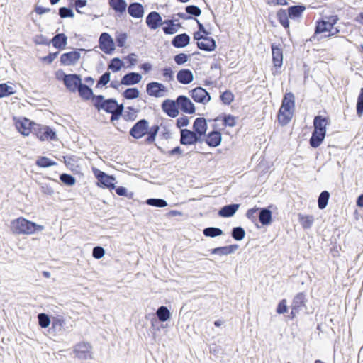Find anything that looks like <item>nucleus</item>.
<instances>
[{"label":"nucleus","instance_id":"obj_1","mask_svg":"<svg viewBox=\"0 0 363 363\" xmlns=\"http://www.w3.org/2000/svg\"><path fill=\"white\" fill-rule=\"evenodd\" d=\"M294 95L286 93L282 100V104L279 111V121L283 124H286L291 119L294 108Z\"/></svg>","mask_w":363,"mask_h":363},{"label":"nucleus","instance_id":"obj_27","mask_svg":"<svg viewBox=\"0 0 363 363\" xmlns=\"http://www.w3.org/2000/svg\"><path fill=\"white\" fill-rule=\"evenodd\" d=\"M44 227L24 218V234H33L43 230Z\"/></svg>","mask_w":363,"mask_h":363},{"label":"nucleus","instance_id":"obj_7","mask_svg":"<svg viewBox=\"0 0 363 363\" xmlns=\"http://www.w3.org/2000/svg\"><path fill=\"white\" fill-rule=\"evenodd\" d=\"M30 134L40 139V135H43V128L24 117V136Z\"/></svg>","mask_w":363,"mask_h":363},{"label":"nucleus","instance_id":"obj_11","mask_svg":"<svg viewBox=\"0 0 363 363\" xmlns=\"http://www.w3.org/2000/svg\"><path fill=\"white\" fill-rule=\"evenodd\" d=\"M191 96L194 101L201 103L203 104H207L211 100V96L207 91L202 87H196L191 91Z\"/></svg>","mask_w":363,"mask_h":363},{"label":"nucleus","instance_id":"obj_33","mask_svg":"<svg viewBox=\"0 0 363 363\" xmlns=\"http://www.w3.org/2000/svg\"><path fill=\"white\" fill-rule=\"evenodd\" d=\"M298 220L301 223V226L304 229H308L310 228L313 222H314V217L311 215H303L301 213L298 214Z\"/></svg>","mask_w":363,"mask_h":363},{"label":"nucleus","instance_id":"obj_18","mask_svg":"<svg viewBox=\"0 0 363 363\" xmlns=\"http://www.w3.org/2000/svg\"><path fill=\"white\" fill-rule=\"evenodd\" d=\"M177 79L182 84H189L194 80V74L190 69H183L178 72Z\"/></svg>","mask_w":363,"mask_h":363},{"label":"nucleus","instance_id":"obj_19","mask_svg":"<svg viewBox=\"0 0 363 363\" xmlns=\"http://www.w3.org/2000/svg\"><path fill=\"white\" fill-rule=\"evenodd\" d=\"M272 60L275 67H280L283 62V51L279 45H272Z\"/></svg>","mask_w":363,"mask_h":363},{"label":"nucleus","instance_id":"obj_37","mask_svg":"<svg viewBox=\"0 0 363 363\" xmlns=\"http://www.w3.org/2000/svg\"><path fill=\"white\" fill-rule=\"evenodd\" d=\"M109 4L113 9L119 13L124 12L127 6L125 0H110Z\"/></svg>","mask_w":363,"mask_h":363},{"label":"nucleus","instance_id":"obj_3","mask_svg":"<svg viewBox=\"0 0 363 363\" xmlns=\"http://www.w3.org/2000/svg\"><path fill=\"white\" fill-rule=\"evenodd\" d=\"M203 138L189 129H182L180 131V143L184 145H194L197 143H202Z\"/></svg>","mask_w":363,"mask_h":363},{"label":"nucleus","instance_id":"obj_5","mask_svg":"<svg viewBox=\"0 0 363 363\" xmlns=\"http://www.w3.org/2000/svg\"><path fill=\"white\" fill-rule=\"evenodd\" d=\"M148 125L147 120L140 119L132 127L130 135L135 139L142 138L147 133Z\"/></svg>","mask_w":363,"mask_h":363},{"label":"nucleus","instance_id":"obj_56","mask_svg":"<svg viewBox=\"0 0 363 363\" xmlns=\"http://www.w3.org/2000/svg\"><path fill=\"white\" fill-rule=\"evenodd\" d=\"M111 74L108 72L104 73L99 78L96 84V87H101L106 85L110 81Z\"/></svg>","mask_w":363,"mask_h":363},{"label":"nucleus","instance_id":"obj_31","mask_svg":"<svg viewBox=\"0 0 363 363\" xmlns=\"http://www.w3.org/2000/svg\"><path fill=\"white\" fill-rule=\"evenodd\" d=\"M259 220L263 225H269L272 221V211L268 208H261L259 214Z\"/></svg>","mask_w":363,"mask_h":363},{"label":"nucleus","instance_id":"obj_61","mask_svg":"<svg viewBox=\"0 0 363 363\" xmlns=\"http://www.w3.org/2000/svg\"><path fill=\"white\" fill-rule=\"evenodd\" d=\"M288 310V307L286 305V300L282 299L279 301V303L277 305L276 312L279 314H284L286 313Z\"/></svg>","mask_w":363,"mask_h":363},{"label":"nucleus","instance_id":"obj_15","mask_svg":"<svg viewBox=\"0 0 363 363\" xmlns=\"http://www.w3.org/2000/svg\"><path fill=\"white\" fill-rule=\"evenodd\" d=\"M162 21L161 16L156 11L150 12L146 18V23L152 30L157 29L162 24Z\"/></svg>","mask_w":363,"mask_h":363},{"label":"nucleus","instance_id":"obj_59","mask_svg":"<svg viewBox=\"0 0 363 363\" xmlns=\"http://www.w3.org/2000/svg\"><path fill=\"white\" fill-rule=\"evenodd\" d=\"M59 15L61 18L74 17L73 11L67 7H61L59 9Z\"/></svg>","mask_w":363,"mask_h":363},{"label":"nucleus","instance_id":"obj_36","mask_svg":"<svg viewBox=\"0 0 363 363\" xmlns=\"http://www.w3.org/2000/svg\"><path fill=\"white\" fill-rule=\"evenodd\" d=\"M305 9L306 7L303 5L292 6L288 9V13L291 18H296L299 17Z\"/></svg>","mask_w":363,"mask_h":363},{"label":"nucleus","instance_id":"obj_13","mask_svg":"<svg viewBox=\"0 0 363 363\" xmlns=\"http://www.w3.org/2000/svg\"><path fill=\"white\" fill-rule=\"evenodd\" d=\"M162 108L169 117L175 118L179 115L177 101L166 99L162 104Z\"/></svg>","mask_w":363,"mask_h":363},{"label":"nucleus","instance_id":"obj_16","mask_svg":"<svg viewBox=\"0 0 363 363\" xmlns=\"http://www.w3.org/2000/svg\"><path fill=\"white\" fill-rule=\"evenodd\" d=\"M194 132L199 135L200 138L206 135L207 123L204 118H197L193 125Z\"/></svg>","mask_w":363,"mask_h":363},{"label":"nucleus","instance_id":"obj_62","mask_svg":"<svg viewBox=\"0 0 363 363\" xmlns=\"http://www.w3.org/2000/svg\"><path fill=\"white\" fill-rule=\"evenodd\" d=\"M162 73L166 81L170 82L174 79V72L170 67H164L162 69Z\"/></svg>","mask_w":363,"mask_h":363},{"label":"nucleus","instance_id":"obj_53","mask_svg":"<svg viewBox=\"0 0 363 363\" xmlns=\"http://www.w3.org/2000/svg\"><path fill=\"white\" fill-rule=\"evenodd\" d=\"M164 23L168 24V26L162 28L165 34L172 35L177 32L176 25L172 21H164Z\"/></svg>","mask_w":363,"mask_h":363},{"label":"nucleus","instance_id":"obj_38","mask_svg":"<svg viewBox=\"0 0 363 363\" xmlns=\"http://www.w3.org/2000/svg\"><path fill=\"white\" fill-rule=\"evenodd\" d=\"M159 129L160 128L157 125L152 126L150 128H148L147 133H146L147 135L145 139L146 143L152 144L155 142Z\"/></svg>","mask_w":363,"mask_h":363},{"label":"nucleus","instance_id":"obj_22","mask_svg":"<svg viewBox=\"0 0 363 363\" xmlns=\"http://www.w3.org/2000/svg\"><path fill=\"white\" fill-rule=\"evenodd\" d=\"M190 37L186 33L179 34L172 40V44L175 48H184L189 45Z\"/></svg>","mask_w":363,"mask_h":363},{"label":"nucleus","instance_id":"obj_52","mask_svg":"<svg viewBox=\"0 0 363 363\" xmlns=\"http://www.w3.org/2000/svg\"><path fill=\"white\" fill-rule=\"evenodd\" d=\"M60 179L63 184L67 186H73L76 182V179L73 176L65 173L62 174L60 176Z\"/></svg>","mask_w":363,"mask_h":363},{"label":"nucleus","instance_id":"obj_10","mask_svg":"<svg viewBox=\"0 0 363 363\" xmlns=\"http://www.w3.org/2000/svg\"><path fill=\"white\" fill-rule=\"evenodd\" d=\"M99 41L100 49L106 54H111L113 51L114 43L108 33H101Z\"/></svg>","mask_w":363,"mask_h":363},{"label":"nucleus","instance_id":"obj_39","mask_svg":"<svg viewBox=\"0 0 363 363\" xmlns=\"http://www.w3.org/2000/svg\"><path fill=\"white\" fill-rule=\"evenodd\" d=\"M306 301V295L303 292H300L296 295L292 302V306L301 309V307L305 306Z\"/></svg>","mask_w":363,"mask_h":363},{"label":"nucleus","instance_id":"obj_41","mask_svg":"<svg viewBox=\"0 0 363 363\" xmlns=\"http://www.w3.org/2000/svg\"><path fill=\"white\" fill-rule=\"evenodd\" d=\"M203 233L206 237L215 238L223 235V230L220 228L215 227L206 228L203 230Z\"/></svg>","mask_w":363,"mask_h":363},{"label":"nucleus","instance_id":"obj_47","mask_svg":"<svg viewBox=\"0 0 363 363\" xmlns=\"http://www.w3.org/2000/svg\"><path fill=\"white\" fill-rule=\"evenodd\" d=\"M140 91L137 88H128L125 89L123 96L126 99H135L139 96Z\"/></svg>","mask_w":363,"mask_h":363},{"label":"nucleus","instance_id":"obj_14","mask_svg":"<svg viewBox=\"0 0 363 363\" xmlns=\"http://www.w3.org/2000/svg\"><path fill=\"white\" fill-rule=\"evenodd\" d=\"M80 58V53L77 51H71L61 55L60 62L62 65L69 66L74 65Z\"/></svg>","mask_w":363,"mask_h":363},{"label":"nucleus","instance_id":"obj_23","mask_svg":"<svg viewBox=\"0 0 363 363\" xmlns=\"http://www.w3.org/2000/svg\"><path fill=\"white\" fill-rule=\"evenodd\" d=\"M240 207V204L233 203L226 205L221 208L218 211V215L223 218L233 216Z\"/></svg>","mask_w":363,"mask_h":363},{"label":"nucleus","instance_id":"obj_44","mask_svg":"<svg viewBox=\"0 0 363 363\" xmlns=\"http://www.w3.org/2000/svg\"><path fill=\"white\" fill-rule=\"evenodd\" d=\"M36 164L40 167H49L57 164V162L46 157H39L36 160Z\"/></svg>","mask_w":363,"mask_h":363},{"label":"nucleus","instance_id":"obj_20","mask_svg":"<svg viewBox=\"0 0 363 363\" xmlns=\"http://www.w3.org/2000/svg\"><path fill=\"white\" fill-rule=\"evenodd\" d=\"M197 46L202 50L211 52L216 49V43L213 38L206 37V38H203L201 41L197 42Z\"/></svg>","mask_w":363,"mask_h":363},{"label":"nucleus","instance_id":"obj_6","mask_svg":"<svg viewBox=\"0 0 363 363\" xmlns=\"http://www.w3.org/2000/svg\"><path fill=\"white\" fill-rule=\"evenodd\" d=\"M93 172L95 177L97 178L100 186L108 188L110 189H115V178L113 176H109L105 172L99 169H94Z\"/></svg>","mask_w":363,"mask_h":363},{"label":"nucleus","instance_id":"obj_4","mask_svg":"<svg viewBox=\"0 0 363 363\" xmlns=\"http://www.w3.org/2000/svg\"><path fill=\"white\" fill-rule=\"evenodd\" d=\"M92 347L88 342H79L77 344L73 350L75 356L79 359H91Z\"/></svg>","mask_w":363,"mask_h":363},{"label":"nucleus","instance_id":"obj_17","mask_svg":"<svg viewBox=\"0 0 363 363\" xmlns=\"http://www.w3.org/2000/svg\"><path fill=\"white\" fill-rule=\"evenodd\" d=\"M142 79V76L137 72H130L125 74L121 79V84L131 86L138 84Z\"/></svg>","mask_w":363,"mask_h":363},{"label":"nucleus","instance_id":"obj_24","mask_svg":"<svg viewBox=\"0 0 363 363\" xmlns=\"http://www.w3.org/2000/svg\"><path fill=\"white\" fill-rule=\"evenodd\" d=\"M128 13L134 18H141L144 13V9L140 3H131L128 8Z\"/></svg>","mask_w":363,"mask_h":363},{"label":"nucleus","instance_id":"obj_64","mask_svg":"<svg viewBox=\"0 0 363 363\" xmlns=\"http://www.w3.org/2000/svg\"><path fill=\"white\" fill-rule=\"evenodd\" d=\"M188 55L184 53H180L174 56V61L175 62L179 65H183L186 63L188 61Z\"/></svg>","mask_w":363,"mask_h":363},{"label":"nucleus","instance_id":"obj_32","mask_svg":"<svg viewBox=\"0 0 363 363\" xmlns=\"http://www.w3.org/2000/svg\"><path fill=\"white\" fill-rule=\"evenodd\" d=\"M77 91H78L79 96L85 100H89L91 98L93 99L94 96L92 89L82 83H81Z\"/></svg>","mask_w":363,"mask_h":363},{"label":"nucleus","instance_id":"obj_2","mask_svg":"<svg viewBox=\"0 0 363 363\" xmlns=\"http://www.w3.org/2000/svg\"><path fill=\"white\" fill-rule=\"evenodd\" d=\"M93 104L99 111L103 110L108 113L115 111L116 106L114 99H105L102 95L94 96Z\"/></svg>","mask_w":363,"mask_h":363},{"label":"nucleus","instance_id":"obj_29","mask_svg":"<svg viewBox=\"0 0 363 363\" xmlns=\"http://www.w3.org/2000/svg\"><path fill=\"white\" fill-rule=\"evenodd\" d=\"M325 133L313 130L311 138H310V145L312 147L316 148L319 147L324 140Z\"/></svg>","mask_w":363,"mask_h":363},{"label":"nucleus","instance_id":"obj_45","mask_svg":"<svg viewBox=\"0 0 363 363\" xmlns=\"http://www.w3.org/2000/svg\"><path fill=\"white\" fill-rule=\"evenodd\" d=\"M11 230L15 234H21L23 233V219L18 218L13 220L11 224Z\"/></svg>","mask_w":363,"mask_h":363},{"label":"nucleus","instance_id":"obj_25","mask_svg":"<svg viewBox=\"0 0 363 363\" xmlns=\"http://www.w3.org/2000/svg\"><path fill=\"white\" fill-rule=\"evenodd\" d=\"M328 124L327 118L321 116H317L314 118L313 125L314 130L326 134V125Z\"/></svg>","mask_w":363,"mask_h":363},{"label":"nucleus","instance_id":"obj_63","mask_svg":"<svg viewBox=\"0 0 363 363\" xmlns=\"http://www.w3.org/2000/svg\"><path fill=\"white\" fill-rule=\"evenodd\" d=\"M235 123H236L235 117H234L230 114L225 116V117L223 118L224 125L229 126V127H233L235 125Z\"/></svg>","mask_w":363,"mask_h":363},{"label":"nucleus","instance_id":"obj_34","mask_svg":"<svg viewBox=\"0 0 363 363\" xmlns=\"http://www.w3.org/2000/svg\"><path fill=\"white\" fill-rule=\"evenodd\" d=\"M65 320L60 317H53L51 320V329L54 333H58L64 330L63 326L65 325Z\"/></svg>","mask_w":363,"mask_h":363},{"label":"nucleus","instance_id":"obj_40","mask_svg":"<svg viewBox=\"0 0 363 363\" xmlns=\"http://www.w3.org/2000/svg\"><path fill=\"white\" fill-rule=\"evenodd\" d=\"M277 18L279 21V23L284 27V28H289V13H286V10L284 9H280L277 12Z\"/></svg>","mask_w":363,"mask_h":363},{"label":"nucleus","instance_id":"obj_42","mask_svg":"<svg viewBox=\"0 0 363 363\" xmlns=\"http://www.w3.org/2000/svg\"><path fill=\"white\" fill-rule=\"evenodd\" d=\"M330 194L328 191H323L320 193L318 200V205L320 209H324L327 206Z\"/></svg>","mask_w":363,"mask_h":363},{"label":"nucleus","instance_id":"obj_60","mask_svg":"<svg viewBox=\"0 0 363 363\" xmlns=\"http://www.w3.org/2000/svg\"><path fill=\"white\" fill-rule=\"evenodd\" d=\"M105 250L102 247L96 246L93 248L92 255L96 259H101L104 256Z\"/></svg>","mask_w":363,"mask_h":363},{"label":"nucleus","instance_id":"obj_28","mask_svg":"<svg viewBox=\"0 0 363 363\" xmlns=\"http://www.w3.org/2000/svg\"><path fill=\"white\" fill-rule=\"evenodd\" d=\"M50 43L55 48L63 49L67 43V38L64 33L57 34L51 40Z\"/></svg>","mask_w":363,"mask_h":363},{"label":"nucleus","instance_id":"obj_48","mask_svg":"<svg viewBox=\"0 0 363 363\" xmlns=\"http://www.w3.org/2000/svg\"><path fill=\"white\" fill-rule=\"evenodd\" d=\"M123 65V62L118 57L113 58L108 66V69L114 72H118Z\"/></svg>","mask_w":363,"mask_h":363},{"label":"nucleus","instance_id":"obj_21","mask_svg":"<svg viewBox=\"0 0 363 363\" xmlns=\"http://www.w3.org/2000/svg\"><path fill=\"white\" fill-rule=\"evenodd\" d=\"M222 136L220 132L212 131L207 135L205 140L210 147H216L220 144Z\"/></svg>","mask_w":363,"mask_h":363},{"label":"nucleus","instance_id":"obj_58","mask_svg":"<svg viewBox=\"0 0 363 363\" xmlns=\"http://www.w3.org/2000/svg\"><path fill=\"white\" fill-rule=\"evenodd\" d=\"M185 10L188 14L192 15L194 16H199L201 13L200 8L194 5L187 6Z\"/></svg>","mask_w":363,"mask_h":363},{"label":"nucleus","instance_id":"obj_57","mask_svg":"<svg viewBox=\"0 0 363 363\" xmlns=\"http://www.w3.org/2000/svg\"><path fill=\"white\" fill-rule=\"evenodd\" d=\"M357 113L360 117L363 113V88L360 89L357 103Z\"/></svg>","mask_w":363,"mask_h":363},{"label":"nucleus","instance_id":"obj_54","mask_svg":"<svg viewBox=\"0 0 363 363\" xmlns=\"http://www.w3.org/2000/svg\"><path fill=\"white\" fill-rule=\"evenodd\" d=\"M127 110H128V111H125L122 114V117L124 118L125 121H134L137 117L136 111H135L134 109L131 107H128Z\"/></svg>","mask_w":363,"mask_h":363},{"label":"nucleus","instance_id":"obj_49","mask_svg":"<svg viewBox=\"0 0 363 363\" xmlns=\"http://www.w3.org/2000/svg\"><path fill=\"white\" fill-rule=\"evenodd\" d=\"M232 237L238 241L242 240L245 235V231L242 227H235L232 230Z\"/></svg>","mask_w":363,"mask_h":363},{"label":"nucleus","instance_id":"obj_46","mask_svg":"<svg viewBox=\"0 0 363 363\" xmlns=\"http://www.w3.org/2000/svg\"><path fill=\"white\" fill-rule=\"evenodd\" d=\"M56 138L55 132L49 127H43V135H40V140H55Z\"/></svg>","mask_w":363,"mask_h":363},{"label":"nucleus","instance_id":"obj_12","mask_svg":"<svg viewBox=\"0 0 363 363\" xmlns=\"http://www.w3.org/2000/svg\"><path fill=\"white\" fill-rule=\"evenodd\" d=\"M178 108L183 112L191 114L195 112V106L191 100L185 96H179L177 99Z\"/></svg>","mask_w":363,"mask_h":363},{"label":"nucleus","instance_id":"obj_43","mask_svg":"<svg viewBox=\"0 0 363 363\" xmlns=\"http://www.w3.org/2000/svg\"><path fill=\"white\" fill-rule=\"evenodd\" d=\"M38 324L42 328H46L51 324V319L50 316L44 313L38 315Z\"/></svg>","mask_w":363,"mask_h":363},{"label":"nucleus","instance_id":"obj_9","mask_svg":"<svg viewBox=\"0 0 363 363\" xmlns=\"http://www.w3.org/2000/svg\"><path fill=\"white\" fill-rule=\"evenodd\" d=\"M64 84L67 89L72 92H75L82 83L80 77L76 74H66L62 73Z\"/></svg>","mask_w":363,"mask_h":363},{"label":"nucleus","instance_id":"obj_8","mask_svg":"<svg viewBox=\"0 0 363 363\" xmlns=\"http://www.w3.org/2000/svg\"><path fill=\"white\" fill-rule=\"evenodd\" d=\"M146 91L149 96L158 98L163 96L162 93L167 92V89L162 83L152 82L147 84Z\"/></svg>","mask_w":363,"mask_h":363},{"label":"nucleus","instance_id":"obj_26","mask_svg":"<svg viewBox=\"0 0 363 363\" xmlns=\"http://www.w3.org/2000/svg\"><path fill=\"white\" fill-rule=\"evenodd\" d=\"M238 246L237 245H231L225 247H219L214 248L211 250L212 254L218 255L220 256L222 255H228L233 253L237 249Z\"/></svg>","mask_w":363,"mask_h":363},{"label":"nucleus","instance_id":"obj_35","mask_svg":"<svg viewBox=\"0 0 363 363\" xmlns=\"http://www.w3.org/2000/svg\"><path fill=\"white\" fill-rule=\"evenodd\" d=\"M332 30H333V27H331L330 24H329L325 20H322L317 23L315 30V35H318L319 33H323L325 32L330 33V31H332Z\"/></svg>","mask_w":363,"mask_h":363},{"label":"nucleus","instance_id":"obj_30","mask_svg":"<svg viewBox=\"0 0 363 363\" xmlns=\"http://www.w3.org/2000/svg\"><path fill=\"white\" fill-rule=\"evenodd\" d=\"M159 322H165L171 318V313L167 306H162L156 311Z\"/></svg>","mask_w":363,"mask_h":363},{"label":"nucleus","instance_id":"obj_51","mask_svg":"<svg viewBox=\"0 0 363 363\" xmlns=\"http://www.w3.org/2000/svg\"><path fill=\"white\" fill-rule=\"evenodd\" d=\"M146 203L150 206L160 208L167 206V202L162 199H149L146 201Z\"/></svg>","mask_w":363,"mask_h":363},{"label":"nucleus","instance_id":"obj_55","mask_svg":"<svg viewBox=\"0 0 363 363\" xmlns=\"http://www.w3.org/2000/svg\"><path fill=\"white\" fill-rule=\"evenodd\" d=\"M222 102L226 105H229L234 99V96L230 91H225L220 96Z\"/></svg>","mask_w":363,"mask_h":363},{"label":"nucleus","instance_id":"obj_50","mask_svg":"<svg viewBox=\"0 0 363 363\" xmlns=\"http://www.w3.org/2000/svg\"><path fill=\"white\" fill-rule=\"evenodd\" d=\"M14 93L13 87L7 84H0V98L9 96Z\"/></svg>","mask_w":363,"mask_h":363}]
</instances>
